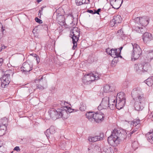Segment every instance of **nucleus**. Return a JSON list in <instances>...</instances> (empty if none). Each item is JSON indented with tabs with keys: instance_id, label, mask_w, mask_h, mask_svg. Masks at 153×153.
Instances as JSON below:
<instances>
[{
	"instance_id": "1",
	"label": "nucleus",
	"mask_w": 153,
	"mask_h": 153,
	"mask_svg": "<svg viewBox=\"0 0 153 153\" xmlns=\"http://www.w3.org/2000/svg\"><path fill=\"white\" fill-rule=\"evenodd\" d=\"M127 137V133L126 131L114 129L108 137V141L110 145L116 146L120 143L121 141L124 140Z\"/></svg>"
},
{
	"instance_id": "2",
	"label": "nucleus",
	"mask_w": 153,
	"mask_h": 153,
	"mask_svg": "<svg viewBox=\"0 0 153 153\" xmlns=\"http://www.w3.org/2000/svg\"><path fill=\"white\" fill-rule=\"evenodd\" d=\"M131 45L133 48V50L131 54V60H135L139 58L142 53V50L140 46L137 44L132 43Z\"/></svg>"
},
{
	"instance_id": "3",
	"label": "nucleus",
	"mask_w": 153,
	"mask_h": 153,
	"mask_svg": "<svg viewBox=\"0 0 153 153\" xmlns=\"http://www.w3.org/2000/svg\"><path fill=\"white\" fill-rule=\"evenodd\" d=\"M131 94L134 100H144V98L140 88H136L134 89L131 92Z\"/></svg>"
},
{
	"instance_id": "4",
	"label": "nucleus",
	"mask_w": 153,
	"mask_h": 153,
	"mask_svg": "<svg viewBox=\"0 0 153 153\" xmlns=\"http://www.w3.org/2000/svg\"><path fill=\"white\" fill-rule=\"evenodd\" d=\"M118 94H117V96H118L119 100H118V101L117 100L116 101V107L117 109H120L124 106L126 102V99L123 93H122V94H119V95Z\"/></svg>"
},
{
	"instance_id": "5",
	"label": "nucleus",
	"mask_w": 153,
	"mask_h": 153,
	"mask_svg": "<svg viewBox=\"0 0 153 153\" xmlns=\"http://www.w3.org/2000/svg\"><path fill=\"white\" fill-rule=\"evenodd\" d=\"M80 34L79 29L77 27H74L70 30V36L74 40H78Z\"/></svg>"
},
{
	"instance_id": "6",
	"label": "nucleus",
	"mask_w": 153,
	"mask_h": 153,
	"mask_svg": "<svg viewBox=\"0 0 153 153\" xmlns=\"http://www.w3.org/2000/svg\"><path fill=\"white\" fill-rule=\"evenodd\" d=\"M1 86L2 88L7 87L10 82V74H4L1 79Z\"/></svg>"
},
{
	"instance_id": "7",
	"label": "nucleus",
	"mask_w": 153,
	"mask_h": 153,
	"mask_svg": "<svg viewBox=\"0 0 153 153\" xmlns=\"http://www.w3.org/2000/svg\"><path fill=\"white\" fill-rule=\"evenodd\" d=\"M110 99L109 97H105L102 99L100 105L98 108L99 109H105L108 107L109 104Z\"/></svg>"
},
{
	"instance_id": "8",
	"label": "nucleus",
	"mask_w": 153,
	"mask_h": 153,
	"mask_svg": "<svg viewBox=\"0 0 153 153\" xmlns=\"http://www.w3.org/2000/svg\"><path fill=\"white\" fill-rule=\"evenodd\" d=\"M33 65L30 64L27 62H25L22 64V66L21 68V71L25 73L29 72L32 69Z\"/></svg>"
},
{
	"instance_id": "9",
	"label": "nucleus",
	"mask_w": 153,
	"mask_h": 153,
	"mask_svg": "<svg viewBox=\"0 0 153 153\" xmlns=\"http://www.w3.org/2000/svg\"><path fill=\"white\" fill-rule=\"evenodd\" d=\"M50 117L53 120H55L56 119L60 118V116L58 112V109L57 110L52 108L49 111Z\"/></svg>"
},
{
	"instance_id": "10",
	"label": "nucleus",
	"mask_w": 153,
	"mask_h": 153,
	"mask_svg": "<svg viewBox=\"0 0 153 153\" xmlns=\"http://www.w3.org/2000/svg\"><path fill=\"white\" fill-rule=\"evenodd\" d=\"M94 116V120L98 123H100L103 120L105 117L104 114L101 111L95 113Z\"/></svg>"
},
{
	"instance_id": "11",
	"label": "nucleus",
	"mask_w": 153,
	"mask_h": 153,
	"mask_svg": "<svg viewBox=\"0 0 153 153\" xmlns=\"http://www.w3.org/2000/svg\"><path fill=\"white\" fill-rule=\"evenodd\" d=\"M58 112L60 115V118L66 119L70 115L69 113H68L67 111L65 110L64 107H62L61 108H58Z\"/></svg>"
},
{
	"instance_id": "12",
	"label": "nucleus",
	"mask_w": 153,
	"mask_h": 153,
	"mask_svg": "<svg viewBox=\"0 0 153 153\" xmlns=\"http://www.w3.org/2000/svg\"><path fill=\"white\" fill-rule=\"evenodd\" d=\"M147 66L148 67H150L149 65L146 64H145L144 65L140 63L135 64L134 65V68L138 72H140L141 71H147L148 69H146L145 67Z\"/></svg>"
},
{
	"instance_id": "13",
	"label": "nucleus",
	"mask_w": 153,
	"mask_h": 153,
	"mask_svg": "<svg viewBox=\"0 0 153 153\" xmlns=\"http://www.w3.org/2000/svg\"><path fill=\"white\" fill-rule=\"evenodd\" d=\"M144 101V100H136L134 105V107L136 110L140 111L143 109Z\"/></svg>"
},
{
	"instance_id": "14",
	"label": "nucleus",
	"mask_w": 153,
	"mask_h": 153,
	"mask_svg": "<svg viewBox=\"0 0 153 153\" xmlns=\"http://www.w3.org/2000/svg\"><path fill=\"white\" fill-rule=\"evenodd\" d=\"M142 38L144 42L147 43L152 40V37L151 33L146 32L143 35Z\"/></svg>"
},
{
	"instance_id": "15",
	"label": "nucleus",
	"mask_w": 153,
	"mask_h": 153,
	"mask_svg": "<svg viewBox=\"0 0 153 153\" xmlns=\"http://www.w3.org/2000/svg\"><path fill=\"white\" fill-rule=\"evenodd\" d=\"M43 79V76L41 77L40 79H36L35 80V82H33L31 84V87L28 88V90L29 91V92H32L34 91L37 88V84L36 83V81H41V79Z\"/></svg>"
},
{
	"instance_id": "16",
	"label": "nucleus",
	"mask_w": 153,
	"mask_h": 153,
	"mask_svg": "<svg viewBox=\"0 0 153 153\" xmlns=\"http://www.w3.org/2000/svg\"><path fill=\"white\" fill-rule=\"evenodd\" d=\"M82 81L85 84L87 85L88 83H90L91 79L90 74L85 75L83 77Z\"/></svg>"
},
{
	"instance_id": "17",
	"label": "nucleus",
	"mask_w": 153,
	"mask_h": 153,
	"mask_svg": "<svg viewBox=\"0 0 153 153\" xmlns=\"http://www.w3.org/2000/svg\"><path fill=\"white\" fill-rule=\"evenodd\" d=\"M149 18L147 16H144L143 17H141L140 24L143 26H146L149 23Z\"/></svg>"
},
{
	"instance_id": "18",
	"label": "nucleus",
	"mask_w": 153,
	"mask_h": 153,
	"mask_svg": "<svg viewBox=\"0 0 153 153\" xmlns=\"http://www.w3.org/2000/svg\"><path fill=\"white\" fill-rule=\"evenodd\" d=\"M146 136L148 141L151 143L153 144V130H150L146 134Z\"/></svg>"
},
{
	"instance_id": "19",
	"label": "nucleus",
	"mask_w": 153,
	"mask_h": 153,
	"mask_svg": "<svg viewBox=\"0 0 153 153\" xmlns=\"http://www.w3.org/2000/svg\"><path fill=\"white\" fill-rule=\"evenodd\" d=\"M122 21V19L120 16L117 15L114 17L113 19L111 21V23L113 22L114 24H116L120 23Z\"/></svg>"
},
{
	"instance_id": "20",
	"label": "nucleus",
	"mask_w": 153,
	"mask_h": 153,
	"mask_svg": "<svg viewBox=\"0 0 153 153\" xmlns=\"http://www.w3.org/2000/svg\"><path fill=\"white\" fill-rule=\"evenodd\" d=\"M110 4L113 7V8H114L115 9H118L119 8V7L116 8V7H114L113 6V5H114V6H116L118 4H119L121 1V4H120V6L121 4L123 2V0H109Z\"/></svg>"
},
{
	"instance_id": "21",
	"label": "nucleus",
	"mask_w": 153,
	"mask_h": 153,
	"mask_svg": "<svg viewBox=\"0 0 153 153\" xmlns=\"http://www.w3.org/2000/svg\"><path fill=\"white\" fill-rule=\"evenodd\" d=\"M140 120L139 119H135L131 122V124L133 126H137L138 128L140 126Z\"/></svg>"
},
{
	"instance_id": "22",
	"label": "nucleus",
	"mask_w": 153,
	"mask_h": 153,
	"mask_svg": "<svg viewBox=\"0 0 153 153\" xmlns=\"http://www.w3.org/2000/svg\"><path fill=\"white\" fill-rule=\"evenodd\" d=\"M102 152L105 153H112L113 152V151L112 148L108 146H105L102 149Z\"/></svg>"
},
{
	"instance_id": "23",
	"label": "nucleus",
	"mask_w": 153,
	"mask_h": 153,
	"mask_svg": "<svg viewBox=\"0 0 153 153\" xmlns=\"http://www.w3.org/2000/svg\"><path fill=\"white\" fill-rule=\"evenodd\" d=\"M94 114L93 112H89L86 114V117L89 120H90L91 121L94 120Z\"/></svg>"
},
{
	"instance_id": "24",
	"label": "nucleus",
	"mask_w": 153,
	"mask_h": 153,
	"mask_svg": "<svg viewBox=\"0 0 153 153\" xmlns=\"http://www.w3.org/2000/svg\"><path fill=\"white\" fill-rule=\"evenodd\" d=\"M98 136H96L94 137H89L88 140L90 142H94L99 140Z\"/></svg>"
},
{
	"instance_id": "25",
	"label": "nucleus",
	"mask_w": 153,
	"mask_h": 153,
	"mask_svg": "<svg viewBox=\"0 0 153 153\" xmlns=\"http://www.w3.org/2000/svg\"><path fill=\"white\" fill-rule=\"evenodd\" d=\"M146 57L148 60H151L153 58V50H150L147 53Z\"/></svg>"
},
{
	"instance_id": "26",
	"label": "nucleus",
	"mask_w": 153,
	"mask_h": 153,
	"mask_svg": "<svg viewBox=\"0 0 153 153\" xmlns=\"http://www.w3.org/2000/svg\"><path fill=\"white\" fill-rule=\"evenodd\" d=\"M103 91L105 93H108L112 91V90L111 88V86L108 85H106L103 87Z\"/></svg>"
},
{
	"instance_id": "27",
	"label": "nucleus",
	"mask_w": 153,
	"mask_h": 153,
	"mask_svg": "<svg viewBox=\"0 0 153 153\" xmlns=\"http://www.w3.org/2000/svg\"><path fill=\"white\" fill-rule=\"evenodd\" d=\"M109 104L108 107L111 110H113L115 108L116 106V102L114 100L112 102H110L109 101Z\"/></svg>"
},
{
	"instance_id": "28",
	"label": "nucleus",
	"mask_w": 153,
	"mask_h": 153,
	"mask_svg": "<svg viewBox=\"0 0 153 153\" xmlns=\"http://www.w3.org/2000/svg\"><path fill=\"white\" fill-rule=\"evenodd\" d=\"M117 49H114L112 48L111 49V56L112 57H114V56L117 55V54H120V52H117Z\"/></svg>"
},
{
	"instance_id": "29",
	"label": "nucleus",
	"mask_w": 153,
	"mask_h": 153,
	"mask_svg": "<svg viewBox=\"0 0 153 153\" xmlns=\"http://www.w3.org/2000/svg\"><path fill=\"white\" fill-rule=\"evenodd\" d=\"M8 122V120L7 118L5 117L3 118L0 120V125H7V123Z\"/></svg>"
},
{
	"instance_id": "30",
	"label": "nucleus",
	"mask_w": 153,
	"mask_h": 153,
	"mask_svg": "<svg viewBox=\"0 0 153 153\" xmlns=\"http://www.w3.org/2000/svg\"><path fill=\"white\" fill-rule=\"evenodd\" d=\"M86 107L85 104L82 102L81 104L79 109L82 111H84L86 109Z\"/></svg>"
},
{
	"instance_id": "31",
	"label": "nucleus",
	"mask_w": 153,
	"mask_h": 153,
	"mask_svg": "<svg viewBox=\"0 0 153 153\" xmlns=\"http://www.w3.org/2000/svg\"><path fill=\"white\" fill-rule=\"evenodd\" d=\"M83 0H76L75 1L77 5L79 6L85 3V2L83 1Z\"/></svg>"
},
{
	"instance_id": "32",
	"label": "nucleus",
	"mask_w": 153,
	"mask_h": 153,
	"mask_svg": "<svg viewBox=\"0 0 153 153\" xmlns=\"http://www.w3.org/2000/svg\"><path fill=\"white\" fill-rule=\"evenodd\" d=\"M78 40H74V39L73 38L72 42L73 44V46L72 47V49L74 50L75 48L77 46V42Z\"/></svg>"
},
{
	"instance_id": "33",
	"label": "nucleus",
	"mask_w": 153,
	"mask_h": 153,
	"mask_svg": "<svg viewBox=\"0 0 153 153\" xmlns=\"http://www.w3.org/2000/svg\"><path fill=\"white\" fill-rule=\"evenodd\" d=\"M50 131V132L51 134H53L55 132V128L54 126H51L50 128L49 129Z\"/></svg>"
},
{
	"instance_id": "34",
	"label": "nucleus",
	"mask_w": 153,
	"mask_h": 153,
	"mask_svg": "<svg viewBox=\"0 0 153 153\" xmlns=\"http://www.w3.org/2000/svg\"><path fill=\"white\" fill-rule=\"evenodd\" d=\"M45 134L46 135V137H47L48 139L49 140V135L51 134L50 132V131L49 129H48L46 130V131L45 132Z\"/></svg>"
},
{
	"instance_id": "35",
	"label": "nucleus",
	"mask_w": 153,
	"mask_h": 153,
	"mask_svg": "<svg viewBox=\"0 0 153 153\" xmlns=\"http://www.w3.org/2000/svg\"><path fill=\"white\" fill-rule=\"evenodd\" d=\"M61 18L63 20H62V21H59V24L61 26H63L65 25V22L64 21V18L62 16Z\"/></svg>"
},
{
	"instance_id": "36",
	"label": "nucleus",
	"mask_w": 153,
	"mask_h": 153,
	"mask_svg": "<svg viewBox=\"0 0 153 153\" xmlns=\"http://www.w3.org/2000/svg\"><path fill=\"white\" fill-rule=\"evenodd\" d=\"M0 129H2L5 131L7 129V125H0Z\"/></svg>"
},
{
	"instance_id": "37",
	"label": "nucleus",
	"mask_w": 153,
	"mask_h": 153,
	"mask_svg": "<svg viewBox=\"0 0 153 153\" xmlns=\"http://www.w3.org/2000/svg\"><path fill=\"white\" fill-rule=\"evenodd\" d=\"M65 108V110H66L68 112V113H69V114L70 113L72 112L73 110L70 108V107H68L67 106L64 107Z\"/></svg>"
},
{
	"instance_id": "38",
	"label": "nucleus",
	"mask_w": 153,
	"mask_h": 153,
	"mask_svg": "<svg viewBox=\"0 0 153 153\" xmlns=\"http://www.w3.org/2000/svg\"><path fill=\"white\" fill-rule=\"evenodd\" d=\"M90 75L91 79V82L92 81H93L94 80H96L97 79L96 78H95V76H94V74H90Z\"/></svg>"
},
{
	"instance_id": "39",
	"label": "nucleus",
	"mask_w": 153,
	"mask_h": 153,
	"mask_svg": "<svg viewBox=\"0 0 153 153\" xmlns=\"http://www.w3.org/2000/svg\"><path fill=\"white\" fill-rule=\"evenodd\" d=\"M138 128H136L135 129H134L132 131L128 134V137H131L132 134L137 131Z\"/></svg>"
},
{
	"instance_id": "40",
	"label": "nucleus",
	"mask_w": 153,
	"mask_h": 153,
	"mask_svg": "<svg viewBox=\"0 0 153 153\" xmlns=\"http://www.w3.org/2000/svg\"><path fill=\"white\" fill-rule=\"evenodd\" d=\"M141 18L137 17L134 19V22L136 23H138L139 22L140 24Z\"/></svg>"
},
{
	"instance_id": "41",
	"label": "nucleus",
	"mask_w": 153,
	"mask_h": 153,
	"mask_svg": "<svg viewBox=\"0 0 153 153\" xmlns=\"http://www.w3.org/2000/svg\"><path fill=\"white\" fill-rule=\"evenodd\" d=\"M35 20L38 23L40 24H42V21L37 17H36L35 18Z\"/></svg>"
},
{
	"instance_id": "42",
	"label": "nucleus",
	"mask_w": 153,
	"mask_h": 153,
	"mask_svg": "<svg viewBox=\"0 0 153 153\" xmlns=\"http://www.w3.org/2000/svg\"><path fill=\"white\" fill-rule=\"evenodd\" d=\"M123 32L121 29L119 30L118 31L117 33V34L118 35H121L123 34Z\"/></svg>"
},
{
	"instance_id": "43",
	"label": "nucleus",
	"mask_w": 153,
	"mask_h": 153,
	"mask_svg": "<svg viewBox=\"0 0 153 153\" xmlns=\"http://www.w3.org/2000/svg\"><path fill=\"white\" fill-rule=\"evenodd\" d=\"M94 151H95V150H96L97 151L100 152V148L97 146H96L94 147Z\"/></svg>"
},
{
	"instance_id": "44",
	"label": "nucleus",
	"mask_w": 153,
	"mask_h": 153,
	"mask_svg": "<svg viewBox=\"0 0 153 153\" xmlns=\"http://www.w3.org/2000/svg\"><path fill=\"white\" fill-rule=\"evenodd\" d=\"M119 55L118 54H117V55L114 56V57H114L113 60H114L115 62H117V61L118 60V58L119 57Z\"/></svg>"
},
{
	"instance_id": "45",
	"label": "nucleus",
	"mask_w": 153,
	"mask_h": 153,
	"mask_svg": "<svg viewBox=\"0 0 153 153\" xmlns=\"http://www.w3.org/2000/svg\"><path fill=\"white\" fill-rule=\"evenodd\" d=\"M129 82L128 81H126L123 83V85L125 88H127L128 87Z\"/></svg>"
},
{
	"instance_id": "46",
	"label": "nucleus",
	"mask_w": 153,
	"mask_h": 153,
	"mask_svg": "<svg viewBox=\"0 0 153 153\" xmlns=\"http://www.w3.org/2000/svg\"><path fill=\"white\" fill-rule=\"evenodd\" d=\"M109 97V99H110V102H112V101H113L114 100L115 101V100H116V98L115 97V96H111L112 98H114L113 99H111V97Z\"/></svg>"
},
{
	"instance_id": "47",
	"label": "nucleus",
	"mask_w": 153,
	"mask_h": 153,
	"mask_svg": "<svg viewBox=\"0 0 153 153\" xmlns=\"http://www.w3.org/2000/svg\"><path fill=\"white\" fill-rule=\"evenodd\" d=\"M98 136V139H99V140H101L103 139V134H100V135L99 136Z\"/></svg>"
},
{
	"instance_id": "48",
	"label": "nucleus",
	"mask_w": 153,
	"mask_h": 153,
	"mask_svg": "<svg viewBox=\"0 0 153 153\" xmlns=\"http://www.w3.org/2000/svg\"><path fill=\"white\" fill-rule=\"evenodd\" d=\"M101 9L100 8H99L97 10H94V13L95 14L97 13L98 14H99V12H100Z\"/></svg>"
},
{
	"instance_id": "49",
	"label": "nucleus",
	"mask_w": 153,
	"mask_h": 153,
	"mask_svg": "<svg viewBox=\"0 0 153 153\" xmlns=\"http://www.w3.org/2000/svg\"><path fill=\"white\" fill-rule=\"evenodd\" d=\"M111 49L110 50V48H109L106 49V52L107 53H108L109 55H111Z\"/></svg>"
},
{
	"instance_id": "50",
	"label": "nucleus",
	"mask_w": 153,
	"mask_h": 153,
	"mask_svg": "<svg viewBox=\"0 0 153 153\" xmlns=\"http://www.w3.org/2000/svg\"><path fill=\"white\" fill-rule=\"evenodd\" d=\"M5 131L2 130V129H0V136L4 135L5 133Z\"/></svg>"
},
{
	"instance_id": "51",
	"label": "nucleus",
	"mask_w": 153,
	"mask_h": 153,
	"mask_svg": "<svg viewBox=\"0 0 153 153\" xmlns=\"http://www.w3.org/2000/svg\"><path fill=\"white\" fill-rule=\"evenodd\" d=\"M37 89H39L40 90H42L44 88L43 86H41L37 84Z\"/></svg>"
},
{
	"instance_id": "52",
	"label": "nucleus",
	"mask_w": 153,
	"mask_h": 153,
	"mask_svg": "<svg viewBox=\"0 0 153 153\" xmlns=\"http://www.w3.org/2000/svg\"><path fill=\"white\" fill-rule=\"evenodd\" d=\"M14 150H16L17 152H18L20 151V149L19 147V146H16L15 147L14 149Z\"/></svg>"
},
{
	"instance_id": "53",
	"label": "nucleus",
	"mask_w": 153,
	"mask_h": 153,
	"mask_svg": "<svg viewBox=\"0 0 153 153\" xmlns=\"http://www.w3.org/2000/svg\"><path fill=\"white\" fill-rule=\"evenodd\" d=\"M87 12L88 13H91L92 14H95L94 13V11L93 10H88Z\"/></svg>"
},
{
	"instance_id": "54",
	"label": "nucleus",
	"mask_w": 153,
	"mask_h": 153,
	"mask_svg": "<svg viewBox=\"0 0 153 153\" xmlns=\"http://www.w3.org/2000/svg\"><path fill=\"white\" fill-rule=\"evenodd\" d=\"M3 62V59L2 58L0 59V66L2 65V63Z\"/></svg>"
},
{
	"instance_id": "55",
	"label": "nucleus",
	"mask_w": 153,
	"mask_h": 153,
	"mask_svg": "<svg viewBox=\"0 0 153 153\" xmlns=\"http://www.w3.org/2000/svg\"><path fill=\"white\" fill-rule=\"evenodd\" d=\"M94 76H95V78L97 79L96 80H97L99 78V77L100 76V74H97V75H94Z\"/></svg>"
},
{
	"instance_id": "56",
	"label": "nucleus",
	"mask_w": 153,
	"mask_h": 153,
	"mask_svg": "<svg viewBox=\"0 0 153 153\" xmlns=\"http://www.w3.org/2000/svg\"><path fill=\"white\" fill-rule=\"evenodd\" d=\"M140 28L141 27H135L134 30H135L136 32H137L138 30H139V29H140Z\"/></svg>"
},
{
	"instance_id": "57",
	"label": "nucleus",
	"mask_w": 153,
	"mask_h": 153,
	"mask_svg": "<svg viewBox=\"0 0 153 153\" xmlns=\"http://www.w3.org/2000/svg\"><path fill=\"white\" fill-rule=\"evenodd\" d=\"M141 33H144L145 30H144V29L142 27H141Z\"/></svg>"
},
{
	"instance_id": "58",
	"label": "nucleus",
	"mask_w": 153,
	"mask_h": 153,
	"mask_svg": "<svg viewBox=\"0 0 153 153\" xmlns=\"http://www.w3.org/2000/svg\"><path fill=\"white\" fill-rule=\"evenodd\" d=\"M30 55H31L32 56H34L35 57V58L37 56H38V55H37L36 54H34V53H32V54H30Z\"/></svg>"
},
{
	"instance_id": "59",
	"label": "nucleus",
	"mask_w": 153,
	"mask_h": 153,
	"mask_svg": "<svg viewBox=\"0 0 153 153\" xmlns=\"http://www.w3.org/2000/svg\"><path fill=\"white\" fill-rule=\"evenodd\" d=\"M38 56H37L35 58V59H36V61H37V62H39V58H38Z\"/></svg>"
},
{
	"instance_id": "60",
	"label": "nucleus",
	"mask_w": 153,
	"mask_h": 153,
	"mask_svg": "<svg viewBox=\"0 0 153 153\" xmlns=\"http://www.w3.org/2000/svg\"><path fill=\"white\" fill-rule=\"evenodd\" d=\"M115 63V62L114 61V60H113L112 61L111 63V66H113L114 64Z\"/></svg>"
},
{
	"instance_id": "61",
	"label": "nucleus",
	"mask_w": 153,
	"mask_h": 153,
	"mask_svg": "<svg viewBox=\"0 0 153 153\" xmlns=\"http://www.w3.org/2000/svg\"><path fill=\"white\" fill-rule=\"evenodd\" d=\"M65 145V143H64L63 144H62L60 146V147H61V148L62 149H64L65 147H64L63 146V147H62V145Z\"/></svg>"
},
{
	"instance_id": "62",
	"label": "nucleus",
	"mask_w": 153,
	"mask_h": 153,
	"mask_svg": "<svg viewBox=\"0 0 153 153\" xmlns=\"http://www.w3.org/2000/svg\"><path fill=\"white\" fill-rule=\"evenodd\" d=\"M42 12V10H39V14H38V15H40V16L41 14V12Z\"/></svg>"
},
{
	"instance_id": "63",
	"label": "nucleus",
	"mask_w": 153,
	"mask_h": 153,
	"mask_svg": "<svg viewBox=\"0 0 153 153\" xmlns=\"http://www.w3.org/2000/svg\"><path fill=\"white\" fill-rule=\"evenodd\" d=\"M123 48V47H121L119 48V50H120V52H120V53H121V50Z\"/></svg>"
},
{
	"instance_id": "64",
	"label": "nucleus",
	"mask_w": 153,
	"mask_h": 153,
	"mask_svg": "<svg viewBox=\"0 0 153 153\" xmlns=\"http://www.w3.org/2000/svg\"><path fill=\"white\" fill-rule=\"evenodd\" d=\"M138 30L137 32L139 33H141V28L139 30Z\"/></svg>"
}]
</instances>
